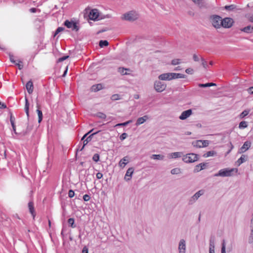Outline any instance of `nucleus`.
Here are the masks:
<instances>
[{
	"mask_svg": "<svg viewBox=\"0 0 253 253\" xmlns=\"http://www.w3.org/2000/svg\"><path fill=\"white\" fill-rule=\"evenodd\" d=\"M201 61H202V66L205 68L207 69L208 67L207 62L205 60V59L201 57Z\"/></svg>",
	"mask_w": 253,
	"mask_h": 253,
	"instance_id": "46",
	"label": "nucleus"
},
{
	"mask_svg": "<svg viewBox=\"0 0 253 253\" xmlns=\"http://www.w3.org/2000/svg\"><path fill=\"white\" fill-rule=\"evenodd\" d=\"M125 126H126V122H124V123L117 124V125H116L115 126V127Z\"/></svg>",
	"mask_w": 253,
	"mask_h": 253,
	"instance_id": "57",
	"label": "nucleus"
},
{
	"mask_svg": "<svg viewBox=\"0 0 253 253\" xmlns=\"http://www.w3.org/2000/svg\"><path fill=\"white\" fill-rule=\"evenodd\" d=\"M202 145L203 146V147H207L209 144H210V141L209 140H202Z\"/></svg>",
	"mask_w": 253,
	"mask_h": 253,
	"instance_id": "45",
	"label": "nucleus"
},
{
	"mask_svg": "<svg viewBox=\"0 0 253 253\" xmlns=\"http://www.w3.org/2000/svg\"><path fill=\"white\" fill-rule=\"evenodd\" d=\"M192 114V111L191 109H188L183 111L181 115L179 117V118L181 120H184L188 118Z\"/></svg>",
	"mask_w": 253,
	"mask_h": 253,
	"instance_id": "13",
	"label": "nucleus"
},
{
	"mask_svg": "<svg viewBox=\"0 0 253 253\" xmlns=\"http://www.w3.org/2000/svg\"><path fill=\"white\" fill-rule=\"evenodd\" d=\"M75 195V192L73 190H70L68 192V196L70 198H73Z\"/></svg>",
	"mask_w": 253,
	"mask_h": 253,
	"instance_id": "55",
	"label": "nucleus"
},
{
	"mask_svg": "<svg viewBox=\"0 0 253 253\" xmlns=\"http://www.w3.org/2000/svg\"><path fill=\"white\" fill-rule=\"evenodd\" d=\"M195 202H196L195 199H193V197L192 196L191 197V198L189 200L188 204L189 205H192Z\"/></svg>",
	"mask_w": 253,
	"mask_h": 253,
	"instance_id": "58",
	"label": "nucleus"
},
{
	"mask_svg": "<svg viewBox=\"0 0 253 253\" xmlns=\"http://www.w3.org/2000/svg\"><path fill=\"white\" fill-rule=\"evenodd\" d=\"M211 84L209 83H206V84H199L198 86L200 87H210Z\"/></svg>",
	"mask_w": 253,
	"mask_h": 253,
	"instance_id": "49",
	"label": "nucleus"
},
{
	"mask_svg": "<svg viewBox=\"0 0 253 253\" xmlns=\"http://www.w3.org/2000/svg\"><path fill=\"white\" fill-rule=\"evenodd\" d=\"M100 156L98 154L96 153L94 154L92 157V160L95 162L97 163L99 161Z\"/></svg>",
	"mask_w": 253,
	"mask_h": 253,
	"instance_id": "44",
	"label": "nucleus"
},
{
	"mask_svg": "<svg viewBox=\"0 0 253 253\" xmlns=\"http://www.w3.org/2000/svg\"><path fill=\"white\" fill-rule=\"evenodd\" d=\"M103 177V174L101 172H98L96 174V178L98 179H101Z\"/></svg>",
	"mask_w": 253,
	"mask_h": 253,
	"instance_id": "63",
	"label": "nucleus"
},
{
	"mask_svg": "<svg viewBox=\"0 0 253 253\" xmlns=\"http://www.w3.org/2000/svg\"><path fill=\"white\" fill-rule=\"evenodd\" d=\"M172 73H164L159 76L158 79L161 81H170L172 80Z\"/></svg>",
	"mask_w": 253,
	"mask_h": 253,
	"instance_id": "10",
	"label": "nucleus"
},
{
	"mask_svg": "<svg viewBox=\"0 0 253 253\" xmlns=\"http://www.w3.org/2000/svg\"><path fill=\"white\" fill-rule=\"evenodd\" d=\"M151 159H154V160H162L164 159L165 156L161 154H153L151 157Z\"/></svg>",
	"mask_w": 253,
	"mask_h": 253,
	"instance_id": "28",
	"label": "nucleus"
},
{
	"mask_svg": "<svg viewBox=\"0 0 253 253\" xmlns=\"http://www.w3.org/2000/svg\"><path fill=\"white\" fill-rule=\"evenodd\" d=\"M247 156L245 155H242L241 157L237 161V164L240 166L247 161Z\"/></svg>",
	"mask_w": 253,
	"mask_h": 253,
	"instance_id": "23",
	"label": "nucleus"
},
{
	"mask_svg": "<svg viewBox=\"0 0 253 253\" xmlns=\"http://www.w3.org/2000/svg\"><path fill=\"white\" fill-rule=\"evenodd\" d=\"M25 111L26 112V114L27 116L28 120H29V106H30V103L29 102L28 99L26 96H25Z\"/></svg>",
	"mask_w": 253,
	"mask_h": 253,
	"instance_id": "20",
	"label": "nucleus"
},
{
	"mask_svg": "<svg viewBox=\"0 0 253 253\" xmlns=\"http://www.w3.org/2000/svg\"><path fill=\"white\" fill-rule=\"evenodd\" d=\"M179 59H174L171 61V64L173 65H176L179 64L180 62Z\"/></svg>",
	"mask_w": 253,
	"mask_h": 253,
	"instance_id": "51",
	"label": "nucleus"
},
{
	"mask_svg": "<svg viewBox=\"0 0 253 253\" xmlns=\"http://www.w3.org/2000/svg\"><path fill=\"white\" fill-rule=\"evenodd\" d=\"M241 31L247 33H252L253 32V26H246L242 29Z\"/></svg>",
	"mask_w": 253,
	"mask_h": 253,
	"instance_id": "25",
	"label": "nucleus"
},
{
	"mask_svg": "<svg viewBox=\"0 0 253 253\" xmlns=\"http://www.w3.org/2000/svg\"><path fill=\"white\" fill-rule=\"evenodd\" d=\"M234 23L233 19L231 18H224L222 19V27L229 28L232 27Z\"/></svg>",
	"mask_w": 253,
	"mask_h": 253,
	"instance_id": "8",
	"label": "nucleus"
},
{
	"mask_svg": "<svg viewBox=\"0 0 253 253\" xmlns=\"http://www.w3.org/2000/svg\"><path fill=\"white\" fill-rule=\"evenodd\" d=\"M28 208L30 212L32 214L33 218H35L36 214L34 207V203L32 201H30L28 203Z\"/></svg>",
	"mask_w": 253,
	"mask_h": 253,
	"instance_id": "17",
	"label": "nucleus"
},
{
	"mask_svg": "<svg viewBox=\"0 0 253 253\" xmlns=\"http://www.w3.org/2000/svg\"><path fill=\"white\" fill-rule=\"evenodd\" d=\"M111 99L113 101L119 100L120 99L119 95L118 94H113L112 95Z\"/></svg>",
	"mask_w": 253,
	"mask_h": 253,
	"instance_id": "50",
	"label": "nucleus"
},
{
	"mask_svg": "<svg viewBox=\"0 0 253 253\" xmlns=\"http://www.w3.org/2000/svg\"><path fill=\"white\" fill-rule=\"evenodd\" d=\"M68 223L69 226L72 228H75L76 225L75 224V219L73 218H70L68 219Z\"/></svg>",
	"mask_w": 253,
	"mask_h": 253,
	"instance_id": "32",
	"label": "nucleus"
},
{
	"mask_svg": "<svg viewBox=\"0 0 253 253\" xmlns=\"http://www.w3.org/2000/svg\"><path fill=\"white\" fill-rule=\"evenodd\" d=\"M109 45V42L106 40H100L99 42V45L100 47L107 46Z\"/></svg>",
	"mask_w": 253,
	"mask_h": 253,
	"instance_id": "33",
	"label": "nucleus"
},
{
	"mask_svg": "<svg viewBox=\"0 0 253 253\" xmlns=\"http://www.w3.org/2000/svg\"><path fill=\"white\" fill-rule=\"evenodd\" d=\"M128 162V160L126 159V157L123 158L120 162L119 165L121 167H124Z\"/></svg>",
	"mask_w": 253,
	"mask_h": 253,
	"instance_id": "31",
	"label": "nucleus"
},
{
	"mask_svg": "<svg viewBox=\"0 0 253 253\" xmlns=\"http://www.w3.org/2000/svg\"><path fill=\"white\" fill-rule=\"evenodd\" d=\"M134 171L133 168H129L126 171V173L125 176V179L126 181H128L130 180L132 175Z\"/></svg>",
	"mask_w": 253,
	"mask_h": 253,
	"instance_id": "15",
	"label": "nucleus"
},
{
	"mask_svg": "<svg viewBox=\"0 0 253 253\" xmlns=\"http://www.w3.org/2000/svg\"><path fill=\"white\" fill-rule=\"evenodd\" d=\"M186 77L187 76L183 74L172 73L171 78H172V79H176L179 78L185 79L186 78Z\"/></svg>",
	"mask_w": 253,
	"mask_h": 253,
	"instance_id": "21",
	"label": "nucleus"
},
{
	"mask_svg": "<svg viewBox=\"0 0 253 253\" xmlns=\"http://www.w3.org/2000/svg\"><path fill=\"white\" fill-rule=\"evenodd\" d=\"M127 136H128V135L126 133V132L123 133L120 136V139L121 141H123V140H125L127 137Z\"/></svg>",
	"mask_w": 253,
	"mask_h": 253,
	"instance_id": "48",
	"label": "nucleus"
},
{
	"mask_svg": "<svg viewBox=\"0 0 253 253\" xmlns=\"http://www.w3.org/2000/svg\"><path fill=\"white\" fill-rule=\"evenodd\" d=\"M202 140H198L192 142V145L194 147L197 148H202L203 146L202 145Z\"/></svg>",
	"mask_w": 253,
	"mask_h": 253,
	"instance_id": "27",
	"label": "nucleus"
},
{
	"mask_svg": "<svg viewBox=\"0 0 253 253\" xmlns=\"http://www.w3.org/2000/svg\"><path fill=\"white\" fill-rule=\"evenodd\" d=\"M9 56L10 61L13 63H16V61L14 60V56L11 53L9 54Z\"/></svg>",
	"mask_w": 253,
	"mask_h": 253,
	"instance_id": "54",
	"label": "nucleus"
},
{
	"mask_svg": "<svg viewBox=\"0 0 253 253\" xmlns=\"http://www.w3.org/2000/svg\"><path fill=\"white\" fill-rule=\"evenodd\" d=\"M100 131H101V130L97 131H96V132H93V133H91V134H90L88 136H87V137H86V139L84 141V144H83V145L82 146V148H81V149L80 151H82V150L84 149V146H85V145H86V144H87L89 142H90V141L91 140V139H92V137H93V136L94 135H95L97 134V133H99V132H100Z\"/></svg>",
	"mask_w": 253,
	"mask_h": 253,
	"instance_id": "11",
	"label": "nucleus"
},
{
	"mask_svg": "<svg viewBox=\"0 0 253 253\" xmlns=\"http://www.w3.org/2000/svg\"><path fill=\"white\" fill-rule=\"evenodd\" d=\"M193 60L195 61H199V60H200V58L199 57H198V55H197L196 54H194L193 56Z\"/></svg>",
	"mask_w": 253,
	"mask_h": 253,
	"instance_id": "60",
	"label": "nucleus"
},
{
	"mask_svg": "<svg viewBox=\"0 0 253 253\" xmlns=\"http://www.w3.org/2000/svg\"><path fill=\"white\" fill-rule=\"evenodd\" d=\"M149 119V117L147 115H145L142 117H140L137 119L136 123V125L137 126L140 125L144 123L147 120Z\"/></svg>",
	"mask_w": 253,
	"mask_h": 253,
	"instance_id": "18",
	"label": "nucleus"
},
{
	"mask_svg": "<svg viewBox=\"0 0 253 253\" xmlns=\"http://www.w3.org/2000/svg\"><path fill=\"white\" fill-rule=\"evenodd\" d=\"M6 108V105L5 103H2L0 101V109H5Z\"/></svg>",
	"mask_w": 253,
	"mask_h": 253,
	"instance_id": "61",
	"label": "nucleus"
},
{
	"mask_svg": "<svg viewBox=\"0 0 253 253\" xmlns=\"http://www.w3.org/2000/svg\"><path fill=\"white\" fill-rule=\"evenodd\" d=\"M210 248L214 249V238L213 237H211L210 239Z\"/></svg>",
	"mask_w": 253,
	"mask_h": 253,
	"instance_id": "41",
	"label": "nucleus"
},
{
	"mask_svg": "<svg viewBox=\"0 0 253 253\" xmlns=\"http://www.w3.org/2000/svg\"><path fill=\"white\" fill-rule=\"evenodd\" d=\"M236 7V6L234 4H231L230 5H226L224 7H222V9H224L227 11H232L234 10Z\"/></svg>",
	"mask_w": 253,
	"mask_h": 253,
	"instance_id": "34",
	"label": "nucleus"
},
{
	"mask_svg": "<svg viewBox=\"0 0 253 253\" xmlns=\"http://www.w3.org/2000/svg\"><path fill=\"white\" fill-rule=\"evenodd\" d=\"M185 72L188 74L192 75L193 74L194 70L193 69L189 68L186 69Z\"/></svg>",
	"mask_w": 253,
	"mask_h": 253,
	"instance_id": "53",
	"label": "nucleus"
},
{
	"mask_svg": "<svg viewBox=\"0 0 253 253\" xmlns=\"http://www.w3.org/2000/svg\"><path fill=\"white\" fill-rule=\"evenodd\" d=\"M10 123H11V126L12 127V129H13V132L15 134H17V132L16 131V126H15V123H14L15 118L12 116V114H11V115H10Z\"/></svg>",
	"mask_w": 253,
	"mask_h": 253,
	"instance_id": "24",
	"label": "nucleus"
},
{
	"mask_svg": "<svg viewBox=\"0 0 253 253\" xmlns=\"http://www.w3.org/2000/svg\"><path fill=\"white\" fill-rule=\"evenodd\" d=\"M252 143L247 141L244 142L243 146L239 149L238 153L242 154L246 152L251 147Z\"/></svg>",
	"mask_w": 253,
	"mask_h": 253,
	"instance_id": "9",
	"label": "nucleus"
},
{
	"mask_svg": "<svg viewBox=\"0 0 253 253\" xmlns=\"http://www.w3.org/2000/svg\"><path fill=\"white\" fill-rule=\"evenodd\" d=\"M18 63L16 62V63H14L16 66H18V68L19 70H22L23 68V62L21 60H18Z\"/></svg>",
	"mask_w": 253,
	"mask_h": 253,
	"instance_id": "42",
	"label": "nucleus"
},
{
	"mask_svg": "<svg viewBox=\"0 0 253 253\" xmlns=\"http://www.w3.org/2000/svg\"><path fill=\"white\" fill-rule=\"evenodd\" d=\"M197 194L199 195L200 197L201 196L203 195L204 194V190H200L196 192Z\"/></svg>",
	"mask_w": 253,
	"mask_h": 253,
	"instance_id": "62",
	"label": "nucleus"
},
{
	"mask_svg": "<svg viewBox=\"0 0 253 253\" xmlns=\"http://www.w3.org/2000/svg\"><path fill=\"white\" fill-rule=\"evenodd\" d=\"M216 154V152L214 151H210L204 154L203 157L207 158L211 156H213Z\"/></svg>",
	"mask_w": 253,
	"mask_h": 253,
	"instance_id": "36",
	"label": "nucleus"
},
{
	"mask_svg": "<svg viewBox=\"0 0 253 253\" xmlns=\"http://www.w3.org/2000/svg\"><path fill=\"white\" fill-rule=\"evenodd\" d=\"M182 155V152H174L171 154V156L172 158H177L181 157Z\"/></svg>",
	"mask_w": 253,
	"mask_h": 253,
	"instance_id": "35",
	"label": "nucleus"
},
{
	"mask_svg": "<svg viewBox=\"0 0 253 253\" xmlns=\"http://www.w3.org/2000/svg\"><path fill=\"white\" fill-rule=\"evenodd\" d=\"M170 172L172 174H177L181 173V170L179 168H174L171 170Z\"/></svg>",
	"mask_w": 253,
	"mask_h": 253,
	"instance_id": "40",
	"label": "nucleus"
},
{
	"mask_svg": "<svg viewBox=\"0 0 253 253\" xmlns=\"http://www.w3.org/2000/svg\"><path fill=\"white\" fill-rule=\"evenodd\" d=\"M251 234L249 237V242L252 243L253 242V218L251 220Z\"/></svg>",
	"mask_w": 253,
	"mask_h": 253,
	"instance_id": "29",
	"label": "nucleus"
},
{
	"mask_svg": "<svg viewBox=\"0 0 253 253\" xmlns=\"http://www.w3.org/2000/svg\"><path fill=\"white\" fill-rule=\"evenodd\" d=\"M226 147H227V151L226 153V155H228V154H229V153L232 151V150L234 148V146L233 145V144H232V143L231 142H229L227 145V146H224V148H225Z\"/></svg>",
	"mask_w": 253,
	"mask_h": 253,
	"instance_id": "30",
	"label": "nucleus"
},
{
	"mask_svg": "<svg viewBox=\"0 0 253 253\" xmlns=\"http://www.w3.org/2000/svg\"><path fill=\"white\" fill-rule=\"evenodd\" d=\"M89 18L93 21L99 20V12L97 9H93L90 11L88 14Z\"/></svg>",
	"mask_w": 253,
	"mask_h": 253,
	"instance_id": "7",
	"label": "nucleus"
},
{
	"mask_svg": "<svg viewBox=\"0 0 253 253\" xmlns=\"http://www.w3.org/2000/svg\"><path fill=\"white\" fill-rule=\"evenodd\" d=\"M199 160V155L195 153H189L184 155L182 161L186 163H192Z\"/></svg>",
	"mask_w": 253,
	"mask_h": 253,
	"instance_id": "1",
	"label": "nucleus"
},
{
	"mask_svg": "<svg viewBox=\"0 0 253 253\" xmlns=\"http://www.w3.org/2000/svg\"><path fill=\"white\" fill-rule=\"evenodd\" d=\"M208 163H201L196 165L193 170L194 173H197L199 172L202 169H204L208 166Z\"/></svg>",
	"mask_w": 253,
	"mask_h": 253,
	"instance_id": "12",
	"label": "nucleus"
},
{
	"mask_svg": "<svg viewBox=\"0 0 253 253\" xmlns=\"http://www.w3.org/2000/svg\"><path fill=\"white\" fill-rule=\"evenodd\" d=\"M26 89H27L28 92L29 94L32 93V92H33V90H34V85H33V82L31 80H30L27 83V84H26Z\"/></svg>",
	"mask_w": 253,
	"mask_h": 253,
	"instance_id": "16",
	"label": "nucleus"
},
{
	"mask_svg": "<svg viewBox=\"0 0 253 253\" xmlns=\"http://www.w3.org/2000/svg\"><path fill=\"white\" fill-rule=\"evenodd\" d=\"M186 249L185 241L184 239H181L178 246L179 253H185Z\"/></svg>",
	"mask_w": 253,
	"mask_h": 253,
	"instance_id": "14",
	"label": "nucleus"
},
{
	"mask_svg": "<svg viewBox=\"0 0 253 253\" xmlns=\"http://www.w3.org/2000/svg\"><path fill=\"white\" fill-rule=\"evenodd\" d=\"M138 18V14L134 11H130L123 15V19L128 21H134Z\"/></svg>",
	"mask_w": 253,
	"mask_h": 253,
	"instance_id": "2",
	"label": "nucleus"
},
{
	"mask_svg": "<svg viewBox=\"0 0 253 253\" xmlns=\"http://www.w3.org/2000/svg\"><path fill=\"white\" fill-rule=\"evenodd\" d=\"M69 57V55H65V56H63L60 58H59L58 59V61H57V62H62L66 59H67Z\"/></svg>",
	"mask_w": 253,
	"mask_h": 253,
	"instance_id": "47",
	"label": "nucleus"
},
{
	"mask_svg": "<svg viewBox=\"0 0 253 253\" xmlns=\"http://www.w3.org/2000/svg\"><path fill=\"white\" fill-rule=\"evenodd\" d=\"M237 172L238 169L236 168L223 169H222V176H232L234 174H236Z\"/></svg>",
	"mask_w": 253,
	"mask_h": 253,
	"instance_id": "6",
	"label": "nucleus"
},
{
	"mask_svg": "<svg viewBox=\"0 0 253 253\" xmlns=\"http://www.w3.org/2000/svg\"><path fill=\"white\" fill-rule=\"evenodd\" d=\"M125 70H126V68L120 67L118 68V72H119L122 75H126L128 74L125 72Z\"/></svg>",
	"mask_w": 253,
	"mask_h": 253,
	"instance_id": "37",
	"label": "nucleus"
},
{
	"mask_svg": "<svg viewBox=\"0 0 253 253\" xmlns=\"http://www.w3.org/2000/svg\"><path fill=\"white\" fill-rule=\"evenodd\" d=\"M161 80L156 81L154 83V88L158 92H161L165 90L166 84L161 81Z\"/></svg>",
	"mask_w": 253,
	"mask_h": 253,
	"instance_id": "5",
	"label": "nucleus"
},
{
	"mask_svg": "<svg viewBox=\"0 0 253 253\" xmlns=\"http://www.w3.org/2000/svg\"><path fill=\"white\" fill-rule=\"evenodd\" d=\"M63 25L67 28H70L76 32H78L80 29V26L77 25V22L72 20H66L64 21Z\"/></svg>",
	"mask_w": 253,
	"mask_h": 253,
	"instance_id": "3",
	"label": "nucleus"
},
{
	"mask_svg": "<svg viewBox=\"0 0 253 253\" xmlns=\"http://www.w3.org/2000/svg\"><path fill=\"white\" fill-rule=\"evenodd\" d=\"M65 30V28L64 27H59L57 28L54 34V37H55L58 34H59L60 32L63 31Z\"/></svg>",
	"mask_w": 253,
	"mask_h": 253,
	"instance_id": "43",
	"label": "nucleus"
},
{
	"mask_svg": "<svg viewBox=\"0 0 253 253\" xmlns=\"http://www.w3.org/2000/svg\"><path fill=\"white\" fill-rule=\"evenodd\" d=\"M82 253H88V249L86 246H84L82 250Z\"/></svg>",
	"mask_w": 253,
	"mask_h": 253,
	"instance_id": "59",
	"label": "nucleus"
},
{
	"mask_svg": "<svg viewBox=\"0 0 253 253\" xmlns=\"http://www.w3.org/2000/svg\"><path fill=\"white\" fill-rule=\"evenodd\" d=\"M248 126V123L246 121H242L240 123L239 127L240 129H244Z\"/></svg>",
	"mask_w": 253,
	"mask_h": 253,
	"instance_id": "38",
	"label": "nucleus"
},
{
	"mask_svg": "<svg viewBox=\"0 0 253 253\" xmlns=\"http://www.w3.org/2000/svg\"><path fill=\"white\" fill-rule=\"evenodd\" d=\"M249 93L251 94H253V87H250L247 89Z\"/></svg>",
	"mask_w": 253,
	"mask_h": 253,
	"instance_id": "64",
	"label": "nucleus"
},
{
	"mask_svg": "<svg viewBox=\"0 0 253 253\" xmlns=\"http://www.w3.org/2000/svg\"><path fill=\"white\" fill-rule=\"evenodd\" d=\"M95 116L102 119H105L106 118V115L102 112H98L95 115Z\"/></svg>",
	"mask_w": 253,
	"mask_h": 253,
	"instance_id": "39",
	"label": "nucleus"
},
{
	"mask_svg": "<svg viewBox=\"0 0 253 253\" xmlns=\"http://www.w3.org/2000/svg\"><path fill=\"white\" fill-rule=\"evenodd\" d=\"M90 199V196L87 194H85L83 196V199L84 201H88Z\"/></svg>",
	"mask_w": 253,
	"mask_h": 253,
	"instance_id": "56",
	"label": "nucleus"
},
{
	"mask_svg": "<svg viewBox=\"0 0 253 253\" xmlns=\"http://www.w3.org/2000/svg\"><path fill=\"white\" fill-rule=\"evenodd\" d=\"M195 4L198 5L200 7L205 6V2L204 0H192Z\"/></svg>",
	"mask_w": 253,
	"mask_h": 253,
	"instance_id": "26",
	"label": "nucleus"
},
{
	"mask_svg": "<svg viewBox=\"0 0 253 253\" xmlns=\"http://www.w3.org/2000/svg\"><path fill=\"white\" fill-rule=\"evenodd\" d=\"M212 24L215 28H219L221 26V17L216 15L211 16Z\"/></svg>",
	"mask_w": 253,
	"mask_h": 253,
	"instance_id": "4",
	"label": "nucleus"
},
{
	"mask_svg": "<svg viewBox=\"0 0 253 253\" xmlns=\"http://www.w3.org/2000/svg\"><path fill=\"white\" fill-rule=\"evenodd\" d=\"M37 107L38 108L37 112L38 115V123H40L42 122L43 118L42 113V111L40 109V105L38 104H37Z\"/></svg>",
	"mask_w": 253,
	"mask_h": 253,
	"instance_id": "22",
	"label": "nucleus"
},
{
	"mask_svg": "<svg viewBox=\"0 0 253 253\" xmlns=\"http://www.w3.org/2000/svg\"><path fill=\"white\" fill-rule=\"evenodd\" d=\"M249 114V111H247V110H245L243 112H242L240 116L241 118H244V117H245L246 116H247Z\"/></svg>",
	"mask_w": 253,
	"mask_h": 253,
	"instance_id": "52",
	"label": "nucleus"
},
{
	"mask_svg": "<svg viewBox=\"0 0 253 253\" xmlns=\"http://www.w3.org/2000/svg\"><path fill=\"white\" fill-rule=\"evenodd\" d=\"M103 85L101 84H98L92 85L90 90L91 91L97 92L103 89Z\"/></svg>",
	"mask_w": 253,
	"mask_h": 253,
	"instance_id": "19",
	"label": "nucleus"
}]
</instances>
